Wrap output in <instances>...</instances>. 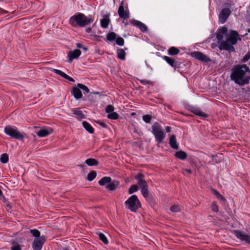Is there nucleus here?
I'll use <instances>...</instances> for the list:
<instances>
[{"label":"nucleus","mask_w":250,"mask_h":250,"mask_svg":"<svg viewBox=\"0 0 250 250\" xmlns=\"http://www.w3.org/2000/svg\"><path fill=\"white\" fill-rule=\"evenodd\" d=\"M81 54V51L79 49H75L72 51H69L67 54L68 62H71L73 60L78 59Z\"/></svg>","instance_id":"obj_12"},{"label":"nucleus","mask_w":250,"mask_h":250,"mask_svg":"<svg viewBox=\"0 0 250 250\" xmlns=\"http://www.w3.org/2000/svg\"><path fill=\"white\" fill-rule=\"evenodd\" d=\"M227 36L228 28L227 27H223L217 30L216 33L217 39L219 42H220L219 48L220 50L234 51L235 49L233 45L237 43L238 40H241L239 35L236 31H231L227 40L221 42L224 37H227Z\"/></svg>","instance_id":"obj_1"},{"label":"nucleus","mask_w":250,"mask_h":250,"mask_svg":"<svg viewBox=\"0 0 250 250\" xmlns=\"http://www.w3.org/2000/svg\"><path fill=\"white\" fill-rule=\"evenodd\" d=\"M30 232L32 234V236L36 237V238L41 237L40 236V232L36 229H31Z\"/></svg>","instance_id":"obj_34"},{"label":"nucleus","mask_w":250,"mask_h":250,"mask_svg":"<svg viewBox=\"0 0 250 250\" xmlns=\"http://www.w3.org/2000/svg\"><path fill=\"white\" fill-rule=\"evenodd\" d=\"M85 31L87 33H89L91 31V28L90 27L87 28L85 29Z\"/></svg>","instance_id":"obj_52"},{"label":"nucleus","mask_w":250,"mask_h":250,"mask_svg":"<svg viewBox=\"0 0 250 250\" xmlns=\"http://www.w3.org/2000/svg\"><path fill=\"white\" fill-rule=\"evenodd\" d=\"M166 131L167 132H170V131H171V128L169 127V126H167L166 127Z\"/></svg>","instance_id":"obj_51"},{"label":"nucleus","mask_w":250,"mask_h":250,"mask_svg":"<svg viewBox=\"0 0 250 250\" xmlns=\"http://www.w3.org/2000/svg\"><path fill=\"white\" fill-rule=\"evenodd\" d=\"M76 46L78 48H83V45L81 43H76Z\"/></svg>","instance_id":"obj_50"},{"label":"nucleus","mask_w":250,"mask_h":250,"mask_svg":"<svg viewBox=\"0 0 250 250\" xmlns=\"http://www.w3.org/2000/svg\"><path fill=\"white\" fill-rule=\"evenodd\" d=\"M192 113L195 115L200 116L202 118H206L208 117V115L202 111L200 108L197 107H193L191 109Z\"/></svg>","instance_id":"obj_20"},{"label":"nucleus","mask_w":250,"mask_h":250,"mask_svg":"<svg viewBox=\"0 0 250 250\" xmlns=\"http://www.w3.org/2000/svg\"><path fill=\"white\" fill-rule=\"evenodd\" d=\"M52 71L55 74L61 76L62 78L68 80L70 82H74L75 81L72 78L70 77V76H69L68 75H67L65 73H64L63 72L60 70L53 69Z\"/></svg>","instance_id":"obj_17"},{"label":"nucleus","mask_w":250,"mask_h":250,"mask_svg":"<svg viewBox=\"0 0 250 250\" xmlns=\"http://www.w3.org/2000/svg\"><path fill=\"white\" fill-rule=\"evenodd\" d=\"M141 193H142L143 196L145 198H146L148 196V187L147 186L145 188H141Z\"/></svg>","instance_id":"obj_36"},{"label":"nucleus","mask_w":250,"mask_h":250,"mask_svg":"<svg viewBox=\"0 0 250 250\" xmlns=\"http://www.w3.org/2000/svg\"><path fill=\"white\" fill-rule=\"evenodd\" d=\"M64 250H68L67 249H64Z\"/></svg>","instance_id":"obj_56"},{"label":"nucleus","mask_w":250,"mask_h":250,"mask_svg":"<svg viewBox=\"0 0 250 250\" xmlns=\"http://www.w3.org/2000/svg\"><path fill=\"white\" fill-rule=\"evenodd\" d=\"M4 133L10 137L18 140H22L24 138L22 133L20 132L18 128L14 126H6L4 129Z\"/></svg>","instance_id":"obj_5"},{"label":"nucleus","mask_w":250,"mask_h":250,"mask_svg":"<svg viewBox=\"0 0 250 250\" xmlns=\"http://www.w3.org/2000/svg\"><path fill=\"white\" fill-rule=\"evenodd\" d=\"M97 173L95 171L90 172L87 176V179L89 181H92L96 177Z\"/></svg>","instance_id":"obj_31"},{"label":"nucleus","mask_w":250,"mask_h":250,"mask_svg":"<svg viewBox=\"0 0 250 250\" xmlns=\"http://www.w3.org/2000/svg\"><path fill=\"white\" fill-rule=\"evenodd\" d=\"M125 204V208L132 212H136L141 207V203L135 195L129 197Z\"/></svg>","instance_id":"obj_4"},{"label":"nucleus","mask_w":250,"mask_h":250,"mask_svg":"<svg viewBox=\"0 0 250 250\" xmlns=\"http://www.w3.org/2000/svg\"><path fill=\"white\" fill-rule=\"evenodd\" d=\"M116 43L120 46H123L124 44V40L122 37H118L116 39Z\"/></svg>","instance_id":"obj_40"},{"label":"nucleus","mask_w":250,"mask_h":250,"mask_svg":"<svg viewBox=\"0 0 250 250\" xmlns=\"http://www.w3.org/2000/svg\"><path fill=\"white\" fill-rule=\"evenodd\" d=\"M130 23L133 25L138 27L142 32H146L147 30V26L143 22L135 20H131Z\"/></svg>","instance_id":"obj_14"},{"label":"nucleus","mask_w":250,"mask_h":250,"mask_svg":"<svg viewBox=\"0 0 250 250\" xmlns=\"http://www.w3.org/2000/svg\"><path fill=\"white\" fill-rule=\"evenodd\" d=\"M231 71V79L235 83L240 86H244L249 83L250 69L246 64L236 65Z\"/></svg>","instance_id":"obj_2"},{"label":"nucleus","mask_w":250,"mask_h":250,"mask_svg":"<svg viewBox=\"0 0 250 250\" xmlns=\"http://www.w3.org/2000/svg\"><path fill=\"white\" fill-rule=\"evenodd\" d=\"M250 59V52H248L243 57L242 62H247Z\"/></svg>","instance_id":"obj_45"},{"label":"nucleus","mask_w":250,"mask_h":250,"mask_svg":"<svg viewBox=\"0 0 250 250\" xmlns=\"http://www.w3.org/2000/svg\"><path fill=\"white\" fill-rule=\"evenodd\" d=\"M53 132V129L50 127L43 128L37 132V135L41 137H44L48 136Z\"/></svg>","instance_id":"obj_15"},{"label":"nucleus","mask_w":250,"mask_h":250,"mask_svg":"<svg viewBox=\"0 0 250 250\" xmlns=\"http://www.w3.org/2000/svg\"><path fill=\"white\" fill-rule=\"evenodd\" d=\"M118 117L119 115L115 112H113L107 115V118L110 119L116 120Z\"/></svg>","instance_id":"obj_37"},{"label":"nucleus","mask_w":250,"mask_h":250,"mask_svg":"<svg viewBox=\"0 0 250 250\" xmlns=\"http://www.w3.org/2000/svg\"><path fill=\"white\" fill-rule=\"evenodd\" d=\"M169 144L171 147L173 149H178L179 146L177 143L176 136L174 135H172L170 137Z\"/></svg>","instance_id":"obj_19"},{"label":"nucleus","mask_w":250,"mask_h":250,"mask_svg":"<svg viewBox=\"0 0 250 250\" xmlns=\"http://www.w3.org/2000/svg\"><path fill=\"white\" fill-rule=\"evenodd\" d=\"M136 179L137 180V184L140 187V188H142L147 186L146 183L144 179V175L142 174L139 173L136 176Z\"/></svg>","instance_id":"obj_16"},{"label":"nucleus","mask_w":250,"mask_h":250,"mask_svg":"<svg viewBox=\"0 0 250 250\" xmlns=\"http://www.w3.org/2000/svg\"><path fill=\"white\" fill-rule=\"evenodd\" d=\"M211 208L212 210L215 212H217L218 211V206L215 203H213L212 204Z\"/></svg>","instance_id":"obj_46"},{"label":"nucleus","mask_w":250,"mask_h":250,"mask_svg":"<svg viewBox=\"0 0 250 250\" xmlns=\"http://www.w3.org/2000/svg\"><path fill=\"white\" fill-rule=\"evenodd\" d=\"M191 56L198 60L203 62H208L211 61V60L207 55L203 54L199 51H195L191 53Z\"/></svg>","instance_id":"obj_10"},{"label":"nucleus","mask_w":250,"mask_h":250,"mask_svg":"<svg viewBox=\"0 0 250 250\" xmlns=\"http://www.w3.org/2000/svg\"><path fill=\"white\" fill-rule=\"evenodd\" d=\"M233 232L235 236L241 241L250 244V234L245 233L239 230H234Z\"/></svg>","instance_id":"obj_7"},{"label":"nucleus","mask_w":250,"mask_h":250,"mask_svg":"<svg viewBox=\"0 0 250 250\" xmlns=\"http://www.w3.org/2000/svg\"><path fill=\"white\" fill-rule=\"evenodd\" d=\"M182 173L184 174V175H186L187 174H190L192 173V171L189 169L185 168L183 169Z\"/></svg>","instance_id":"obj_48"},{"label":"nucleus","mask_w":250,"mask_h":250,"mask_svg":"<svg viewBox=\"0 0 250 250\" xmlns=\"http://www.w3.org/2000/svg\"><path fill=\"white\" fill-rule=\"evenodd\" d=\"M110 22L109 15H105L103 16V18L100 21L101 26L104 28L108 27Z\"/></svg>","instance_id":"obj_18"},{"label":"nucleus","mask_w":250,"mask_h":250,"mask_svg":"<svg viewBox=\"0 0 250 250\" xmlns=\"http://www.w3.org/2000/svg\"><path fill=\"white\" fill-rule=\"evenodd\" d=\"M152 133L156 141L159 144L162 143L166 137L161 126L158 124H155L152 127Z\"/></svg>","instance_id":"obj_6"},{"label":"nucleus","mask_w":250,"mask_h":250,"mask_svg":"<svg viewBox=\"0 0 250 250\" xmlns=\"http://www.w3.org/2000/svg\"><path fill=\"white\" fill-rule=\"evenodd\" d=\"M214 47V45H213V44H212V48H213Z\"/></svg>","instance_id":"obj_54"},{"label":"nucleus","mask_w":250,"mask_h":250,"mask_svg":"<svg viewBox=\"0 0 250 250\" xmlns=\"http://www.w3.org/2000/svg\"><path fill=\"white\" fill-rule=\"evenodd\" d=\"M77 86L80 89H81L83 90L84 94L88 93L89 91L88 87L85 85L81 83H78Z\"/></svg>","instance_id":"obj_33"},{"label":"nucleus","mask_w":250,"mask_h":250,"mask_svg":"<svg viewBox=\"0 0 250 250\" xmlns=\"http://www.w3.org/2000/svg\"><path fill=\"white\" fill-rule=\"evenodd\" d=\"M214 47V45H213V44H212V48H213Z\"/></svg>","instance_id":"obj_55"},{"label":"nucleus","mask_w":250,"mask_h":250,"mask_svg":"<svg viewBox=\"0 0 250 250\" xmlns=\"http://www.w3.org/2000/svg\"><path fill=\"white\" fill-rule=\"evenodd\" d=\"M152 118L149 115H145L143 116V120L146 123H149L151 121Z\"/></svg>","instance_id":"obj_41"},{"label":"nucleus","mask_w":250,"mask_h":250,"mask_svg":"<svg viewBox=\"0 0 250 250\" xmlns=\"http://www.w3.org/2000/svg\"><path fill=\"white\" fill-rule=\"evenodd\" d=\"M83 48L85 51H87V48L86 47H83Z\"/></svg>","instance_id":"obj_53"},{"label":"nucleus","mask_w":250,"mask_h":250,"mask_svg":"<svg viewBox=\"0 0 250 250\" xmlns=\"http://www.w3.org/2000/svg\"><path fill=\"white\" fill-rule=\"evenodd\" d=\"M85 163L89 166H93L97 165L98 161L95 159L89 158L85 160Z\"/></svg>","instance_id":"obj_27"},{"label":"nucleus","mask_w":250,"mask_h":250,"mask_svg":"<svg viewBox=\"0 0 250 250\" xmlns=\"http://www.w3.org/2000/svg\"><path fill=\"white\" fill-rule=\"evenodd\" d=\"M118 185V183L115 181L112 182V183H109L108 185L106 186V188L109 190V191H113L114 190Z\"/></svg>","instance_id":"obj_28"},{"label":"nucleus","mask_w":250,"mask_h":250,"mask_svg":"<svg viewBox=\"0 0 250 250\" xmlns=\"http://www.w3.org/2000/svg\"><path fill=\"white\" fill-rule=\"evenodd\" d=\"M213 193L214 195H215L217 197V198L222 201H224L225 200V198L223 197V196L221 195L219 192H218L216 190H213Z\"/></svg>","instance_id":"obj_43"},{"label":"nucleus","mask_w":250,"mask_h":250,"mask_svg":"<svg viewBox=\"0 0 250 250\" xmlns=\"http://www.w3.org/2000/svg\"><path fill=\"white\" fill-rule=\"evenodd\" d=\"M175 156L176 157L181 160H185L187 157V153L185 152L182 150L176 152L175 154Z\"/></svg>","instance_id":"obj_23"},{"label":"nucleus","mask_w":250,"mask_h":250,"mask_svg":"<svg viewBox=\"0 0 250 250\" xmlns=\"http://www.w3.org/2000/svg\"><path fill=\"white\" fill-rule=\"evenodd\" d=\"M111 181V178L110 177H104L102 178L99 181V184L101 186H104L106 184H109Z\"/></svg>","instance_id":"obj_25"},{"label":"nucleus","mask_w":250,"mask_h":250,"mask_svg":"<svg viewBox=\"0 0 250 250\" xmlns=\"http://www.w3.org/2000/svg\"><path fill=\"white\" fill-rule=\"evenodd\" d=\"M9 158L8 156L6 153H3L1 155L0 157V162L3 164L7 163L8 161Z\"/></svg>","instance_id":"obj_35"},{"label":"nucleus","mask_w":250,"mask_h":250,"mask_svg":"<svg viewBox=\"0 0 250 250\" xmlns=\"http://www.w3.org/2000/svg\"><path fill=\"white\" fill-rule=\"evenodd\" d=\"M167 51L168 55L173 56L177 55L179 53L180 50L175 47L172 46L170 47Z\"/></svg>","instance_id":"obj_26"},{"label":"nucleus","mask_w":250,"mask_h":250,"mask_svg":"<svg viewBox=\"0 0 250 250\" xmlns=\"http://www.w3.org/2000/svg\"><path fill=\"white\" fill-rule=\"evenodd\" d=\"M11 250H21V249L19 245H17L13 247Z\"/></svg>","instance_id":"obj_49"},{"label":"nucleus","mask_w":250,"mask_h":250,"mask_svg":"<svg viewBox=\"0 0 250 250\" xmlns=\"http://www.w3.org/2000/svg\"><path fill=\"white\" fill-rule=\"evenodd\" d=\"M118 57L122 60H124L125 59V53L123 49H118L117 51Z\"/></svg>","instance_id":"obj_29"},{"label":"nucleus","mask_w":250,"mask_h":250,"mask_svg":"<svg viewBox=\"0 0 250 250\" xmlns=\"http://www.w3.org/2000/svg\"><path fill=\"white\" fill-rule=\"evenodd\" d=\"M93 21L94 17L92 15L85 16L82 13H78L70 18L69 23L74 27H83L92 22Z\"/></svg>","instance_id":"obj_3"},{"label":"nucleus","mask_w":250,"mask_h":250,"mask_svg":"<svg viewBox=\"0 0 250 250\" xmlns=\"http://www.w3.org/2000/svg\"><path fill=\"white\" fill-rule=\"evenodd\" d=\"M72 95L75 97L76 99H79L82 97V93L77 86V87H74L71 91Z\"/></svg>","instance_id":"obj_21"},{"label":"nucleus","mask_w":250,"mask_h":250,"mask_svg":"<svg viewBox=\"0 0 250 250\" xmlns=\"http://www.w3.org/2000/svg\"><path fill=\"white\" fill-rule=\"evenodd\" d=\"M71 114L73 116L78 120L85 118L84 113L79 108H73L71 110Z\"/></svg>","instance_id":"obj_13"},{"label":"nucleus","mask_w":250,"mask_h":250,"mask_svg":"<svg viewBox=\"0 0 250 250\" xmlns=\"http://www.w3.org/2000/svg\"><path fill=\"white\" fill-rule=\"evenodd\" d=\"M139 81H140V83L144 85H146V84L152 85L153 84L152 82L149 80L144 79V80H140Z\"/></svg>","instance_id":"obj_44"},{"label":"nucleus","mask_w":250,"mask_h":250,"mask_svg":"<svg viewBox=\"0 0 250 250\" xmlns=\"http://www.w3.org/2000/svg\"><path fill=\"white\" fill-rule=\"evenodd\" d=\"M96 123L97 124H99V125H100L103 127L106 128L107 126L106 124H105L104 123L102 122L100 120H98L96 121Z\"/></svg>","instance_id":"obj_47"},{"label":"nucleus","mask_w":250,"mask_h":250,"mask_svg":"<svg viewBox=\"0 0 250 250\" xmlns=\"http://www.w3.org/2000/svg\"><path fill=\"white\" fill-rule=\"evenodd\" d=\"M231 11L229 8L223 9L219 15V21L221 23H224L230 15Z\"/></svg>","instance_id":"obj_9"},{"label":"nucleus","mask_w":250,"mask_h":250,"mask_svg":"<svg viewBox=\"0 0 250 250\" xmlns=\"http://www.w3.org/2000/svg\"><path fill=\"white\" fill-rule=\"evenodd\" d=\"M181 210V208L178 205H173L170 207V210L173 212H179Z\"/></svg>","instance_id":"obj_39"},{"label":"nucleus","mask_w":250,"mask_h":250,"mask_svg":"<svg viewBox=\"0 0 250 250\" xmlns=\"http://www.w3.org/2000/svg\"><path fill=\"white\" fill-rule=\"evenodd\" d=\"M138 190V188L137 185H134L131 186L128 189V193L131 194L137 191Z\"/></svg>","instance_id":"obj_38"},{"label":"nucleus","mask_w":250,"mask_h":250,"mask_svg":"<svg viewBox=\"0 0 250 250\" xmlns=\"http://www.w3.org/2000/svg\"><path fill=\"white\" fill-rule=\"evenodd\" d=\"M98 234V236H99V237L100 239L104 244H108V240H107V238L106 237V236L104 235V234H103V233H101V232H99Z\"/></svg>","instance_id":"obj_32"},{"label":"nucleus","mask_w":250,"mask_h":250,"mask_svg":"<svg viewBox=\"0 0 250 250\" xmlns=\"http://www.w3.org/2000/svg\"><path fill=\"white\" fill-rule=\"evenodd\" d=\"M83 125L85 130H86L89 133H93L94 132L93 128L88 122L83 121Z\"/></svg>","instance_id":"obj_24"},{"label":"nucleus","mask_w":250,"mask_h":250,"mask_svg":"<svg viewBox=\"0 0 250 250\" xmlns=\"http://www.w3.org/2000/svg\"><path fill=\"white\" fill-rule=\"evenodd\" d=\"M45 241L44 236H41L38 238H35L32 243V248L34 250H41Z\"/></svg>","instance_id":"obj_8"},{"label":"nucleus","mask_w":250,"mask_h":250,"mask_svg":"<svg viewBox=\"0 0 250 250\" xmlns=\"http://www.w3.org/2000/svg\"><path fill=\"white\" fill-rule=\"evenodd\" d=\"M116 37L117 35L116 33L113 32H110L106 36L107 40L110 42L114 41L116 39Z\"/></svg>","instance_id":"obj_30"},{"label":"nucleus","mask_w":250,"mask_h":250,"mask_svg":"<svg viewBox=\"0 0 250 250\" xmlns=\"http://www.w3.org/2000/svg\"><path fill=\"white\" fill-rule=\"evenodd\" d=\"M163 58L171 67L176 68V62L174 59L166 56H164Z\"/></svg>","instance_id":"obj_22"},{"label":"nucleus","mask_w":250,"mask_h":250,"mask_svg":"<svg viewBox=\"0 0 250 250\" xmlns=\"http://www.w3.org/2000/svg\"><path fill=\"white\" fill-rule=\"evenodd\" d=\"M118 13L119 17L124 20L127 19L129 18V13L124 9V2L122 1L119 6Z\"/></svg>","instance_id":"obj_11"},{"label":"nucleus","mask_w":250,"mask_h":250,"mask_svg":"<svg viewBox=\"0 0 250 250\" xmlns=\"http://www.w3.org/2000/svg\"><path fill=\"white\" fill-rule=\"evenodd\" d=\"M114 108L111 105H108L105 108V111L108 114L114 112Z\"/></svg>","instance_id":"obj_42"}]
</instances>
